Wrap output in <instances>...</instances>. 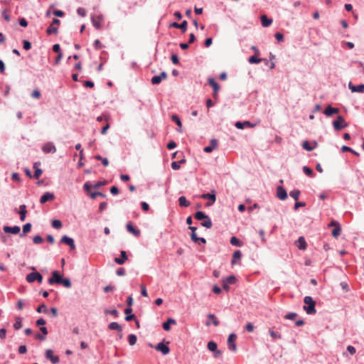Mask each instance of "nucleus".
I'll list each match as a JSON object with an SVG mask.
<instances>
[{"label": "nucleus", "mask_w": 364, "mask_h": 364, "mask_svg": "<svg viewBox=\"0 0 364 364\" xmlns=\"http://www.w3.org/2000/svg\"><path fill=\"white\" fill-rule=\"evenodd\" d=\"M14 327L16 330H18L22 327V322L20 318L16 319V322L14 324Z\"/></svg>", "instance_id": "obj_50"}, {"label": "nucleus", "mask_w": 364, "mask_h": 364, "mask_svg": "<svg viewBox=\"0 0 364 364\" xmlns=\"http://www.w3.org/2000/svg\"><path fill=\"white\" fill-rule=\"evenodd\" d=\"M176 323V321L175 319L169 318H168L167 321L163 323V328L165 331H169L171 329L170 326L174 325Z\"/></svg>", "instance_id": "obj_32"}, {"label": "nucleus", "mask_w": 364, "mask_h": 364, "mask_svg": "<svg viewBox=\"0 0 364 364\" xmlns=\"http://www.w3.org/2000/svg\"><path fill=\"white\" fill-rule=\"evenodd\" d=\"M348 87L353 92H364V84L354 85L351 82H350L348 84Z\"/></svg>", "instance_id": "obj_15"}, {"label": "nucleus", "mask_w": 364, "mask_h": 364, "mask_svg": "<svg viewBox=\"0 0 364 364\" xmlns=\"http://www.w3.org/2000/svg\"><path fill=\"white\" fill-rule=\"evenodd\" d=\"M97 196H101V197L105 198L106 196L101 192H94L90 194V197L92 199H95Z\"/></svg>", "instance_id": "obj_53"}, {"label": "nucleus", "mask_w": 364, "mask_h": 364, "mask_svg": "<svg viewBox=\"0 0 364 364\" xmlns=\"http://www.w3.org/2000/svg\"><path fill=\"white\" fill-rule=\"evenodd\" d=\"M77 14H78L80 16H82V17L85 16V15H86V11H85V9H83V8H79V9H77Z\"/></svg>", "instance_id": "obj_63"}, {"label": "nucleus", "mask_w": 364, "mask_h": 364, "mask_svg": "<svg viewBox=\"0 0 364 364\" xmlns=\"http://www.w3.org/2000/svg\"><path fill=\"white\" fill-rule=\"evenodd\" d=\"M208 321L205 323L207 326H209L210 324V322H212L215 326H218L219 325V321H218L217 317L214 314H208Z\"/></svg>", "instance_id": "obj_29"}, {"label": "nucleus", "mask_w": 364, "mask_h": 364, "mask_svg": "<svg viewBox=\"0 0 364 364\" xmlns=\"http://www.w3.org/2000/svg\"><path fill=\"white\" fill-rule=\"evenodd\" d=\"M208 84L213 89V97L215 99H217V97H218V92L219 90H220V85H218V83L213 78H209L208 79Z\"/></svg>", "instance_id": "obj_10"}, {"label": "nucleus", "mask_w": 364, "mask_h": 364, "mask_svg": "<svg viewBox=\"0 0 364 364\" xmlns=\"http://www.w3.org/2000/svg\"><path fill=\"white\" fill-rule=\"evenodd\" d=\"M269 334L271 337L273 338V340H277L281 338V335L279 332L274 331L273 330H269Z\"/></svg>", "instance_id": "obj_43"}, {"label": "nucleus", "mask_w": 364, "mask_h": 364, "mask_svg": "<svg viewBox=\"0 0 364 364\" xmlns=\"http://www.w3.org/2000/svg\"><path fill=\"white\" fill-rule=\"evenodd\" d=\"M307 247V243L305 238L303 236L299 237L297 239V248L301 250H306Z\"/></svg>", "instance_id": "obj_21"}, {"label": "nucleus", "mask_w": 364, "mask_h": 364, "mask_svg": "<svg viewBox=\"0 0 364 364\" xmlns=\"http://www.w3.org/2000/svg\"><path fill=\"white\" fill-rule=\"evenodd\" d=\"M23 48L26 50H29L31 47V44L29 41L25 40L23 41Z\"/></svg>", "instance_id": "obj_58"}, {"label": "nucleus", "mask_w": 364, "mask_h": 364, "mask_svg": "<svg viewBox=\"0 0 364 364\" xmlns=\"http://www.w3.org/2000/svg\"><path fill=\"white\" fill-rule=\"evenodd\" d=\"M188 23L186 21H183L181 23H178L176 22L172 23L170 25V27L176 28H180L182 30L183 32H185L186 31Z\"/></svg>", "instance_id": "obj_24"}, {"label": "nucleus", "mask_w": 364, "mask_h": 364, "mask_svg": "<svg viewBox=\"0 0 364 364\" xmlns=\"http://www.w3.org/2000/svg\"><path fill=\"white\" fill-rule=\"evenodd\" d=\"M195 218L198 220H203L201 225L206 228H210L212 227V222L210 218L202 211H198L195 214Z\"/></svg>", "instance_id": "obj_2"}, {"label": "nucleus", "mask_w": 364, "mask_h": 364, "mask_svg": "<svg viewBox=\"0 0 364 364\" xmlns=\"http://www.w3.org/2000/svg\"><path fill=\"white\" fill-rule=\"evenodd\" d=\"M236 335L235 333L230 334L228 339V345L229 350L232 351H236L237 350V346L235 344V340H236Z\"/></svg>", "instance_id": "obj_6"}, {"label": "nucleus", "mask_w": 364, "mask_h": 364, "mask_svg": "<svg viewBox=\"0 0 364 364\" xmlns=\"http://www.w3.org/2000/svg\"><path fill=\"white\" fill-rule=\"evenodd\" d=\"M331 225L335 226L334 229L332 230V235L334 237H338V236L340 235V234L341 232V228L339 223L336 221H332L331 223Z\"/></svg>", "instance_id": "obj_17"}, {"label": "nucleus", "mask_w": 364, "mask_h": 364, "mask_svg": "<svg viewBox=\"0 0 364 364\" xmlns=\"http://www.w3.org/2000/svg\"><path fill=\"white\" fill-rule=\"evenodd\" d=\"M161 82L160 77L159 75L154 76L151 78V82L154 85L159 84Z\"/></svg>", "instance_id": "obj_51"}, {"label": "nucleus", "mask_w": 364, "mask_h": 364, "mask_svg": "<svg viewBox=\"0 0 364 364\" xmlns=\"http://www.w3.org/2000/svg\"><path fill=\"white\" fill-rule=\"evenodd\" d=\"M6 330L3 328L0 329V338L4 340L6 338Z\"/></svg>", "instance_id": "obj_64"}, {"label": "nucleus", "mask_w": 364, "mask_h": 364, "mask_svg": "<svg viewBox=\"0 0 364 364\" xmlns=\"http://www.w3.org/2000/svg\"><path fill=\"white\" fill-rule=\"evenodd\" d=\"M46 358L50 360L53 364H56L59 362V357L54 355L53 351L50 349L46 351Z\"/></svg>", "instance_id": "obj_12"}, {"label": "nucleus", "mask_w": 364, "mask_h": 364, "mask_svg": "<svg viewBox=\"0 0 364 364\" xmlns=\"http://www.w3.org/2000/svg\"><path fill=\"white\" fill-rule=\"evenodd\" d=\"M235 127L238 129H243L245 127H253L254 125L252 124L250 122L245 121L244 122H237L235 123Z\"/></svg>", "instance_id": "obj_35"}, {"label": "nucleus", "mask_w": 364, "mask_h": 364, "mask_svg": "<svg viewBox=\"0 0 364 364\" xmlns=\"http://www.w3.org/2000/svg\"><path fill=\"white\" fill-rule=\"evenodd\" d=\"M262 59L261 58H257L255 55H252L251 57L249 58V63H259L260 62H262Z\"/></svg>", "instance_id": "obj_46"}, {"label": "nucleus", "mask_w": 364, "mask_h": 364, "mask_svg": "<svg viewBox=\"0 0 364 364\" xmlns=\"http://www.w3.org/2000/svg\"><path fill=\"white\" fill-rule=\"evenodd\" d=\"M136 341H137V338L134 334L129 335L128 341H129V345L134 346L136 343Z\"/></svg>", "instance_id": "obj_42"}, {"label": "nucleus", "mask_w": 364, "mask_h": 364, "mask_svg": "<svg viewBox=\"0 0 364 364\" xmlns=\"http://www.w3.org/2000/svg\"><path fill=\"white\" fill-rule=\"evenodd\" d=\"M230 244L237 247H241L242 245V242L236 237H232L230 238Z\"/></svg>", "instance_id": "obj_40"}, {"label": "nucleus", "mask_w": 364, "mask_h": 364, "mask_svg": "<svg viewBox=\"0 0 364 364\" xmlns=\"http://www.w3.org/2000/svg\"><path fill=\"white\" fill-rule=\"evenodd\" d=\"M60 21L58 19L54 18L50 26L48 28L46 33L48 35L56 34L58 32V26L60 25Z\"/></svg>", "instance_id": "obj_5"}, {"label": "nucleus", "mask_w": 364, "mask_h": 364, "mask_svg": "<svg viewBox=\"0 0 364 364\" xmlns=\"http://www.w3.org/2000/svg\"><path fill=\"white\" fill-rule=\"evenodd\" d=\"M261 23L263 27H268L272 24V19L268 18L266 15H262L261 16Z\"/></svg>", "instance_id": "obj_31"}, {"label": "nucleus", "mask_w": 364, "mask_h": 364, "mask_svg": "<svg viewBox=\"0 0 364 364\" xmlns=\"http://www.w3.org/2000/svg\"><path fill=\"white\" fill-rule=\"evenodd\" d=\"M43 238L40 235H36L33 238V241L35 244H40L43 242Z\"/></svg>", "instance_id": "obj_52"}, {"label": "nucleus", "mask_w": 364, "mask_h": 364, "mask_svg": "<svg viewBox=\"0 0 364 364\" xmlns=\"http://www.w3.org/2000/svg\"><path fill=\"white\" fill-rule=\"evenodd\" d=\"M61 242L69 245L71 250L75 249V245L73 239H72L66 235H64L62 237Z\"/></svg>", "instance_id": "obj_18"}, {"label": "nucleus", "mask_w": 364, "mask_h": 364, "mask_svg": "<svg viewBox=\"0 0 364 364\" xmlns=\"http://www.w3.org/2000/svg\"><path fill=\"white\" fill-rule=\"evenodd\" d=\"M171 119L176 123V124L181 128L182 127V123L179 119V117L176 114H173L171 116Z\"/></svg>", "instance_id": "obj_48"}, {"label": "nucleus", "mask_w": 364, "mask_h": 364, "mask_svg": "<svg viewBox=\"0 0 364 364\" xmlns=\"http://www.w3.org/2000/svg\"><path fill=\"white\" fill-rule=\"evenodd\" d=\"M127 230L129 232L133 234L136 237H139L140 235V230L136 229L131 223H128L127 224Z\"/></svg>", "instance_id": "obj_23"}, {"label": "nucleus", "mask_w": 364, "mask_h": 364, "mask_svg": "<svg viewBox=\"0 0 364 364\" xmlns=\"http://www.w3.org/2000/svg\"><path fill=\"white\" fill-rule=\"evenodd\" d=\"M303 171L306 176H308L310 178H313L315 176L313 170L306 166H304L303 167Z\"/></svg>", "instance_id": "obj_37"}, {"label": "nucleus", "mask_w": 364, "mask_h": 364, "mask_svg": "<svg viewBox=\"0 0 364 364\" xmlns=\"http://www.w3.org/2000/svg\"><path fill=\"white\" fill-rule=\"evenodd\" d=\"M40 165H41L40 162H36L33 164V168L35 169V172H34V178H38L43 173L42 170L38 167Z\"/></svg>", "instance_id": "obj_30"}, {"label": "nucleus", "mask_w": 364, "mask_h": 364, "mask_svg": "<svg viewBox=\"0 0 364 364\" xmlns=\"http://www.w3.org/2000/svg\"><path fill=\"white\" fill-rule=\"evenodd\" d=\"M60 282V284L63 285L66 288H70L71 287V282L68 278H63Z\"/></svg>", "instance_id": "obj_45"}, {"label": "nucleus", "mask_w": 364, "mask_h": 364, "mask_svg": "<svg viewBox=\"0 0 364 364\" xmlns=\"http://www.w3.org/2000/svg\"><path fill=\"white\" fill-rule=\"evenodd\" d=\"M340 112V109L337 107H333L331 105H328L326 108L323 111V114L329 117H331L334 114H338Z\"/></svg>", "instance_id": "obj_11"}, {"label": "nucleus", "mask_w": 364, "mask_h": 364, "mask_svg": "<svg viewBox=\"0 0 364 364\" xmlns=\"http://www.w3.org/2000/svg\"><path fill=\"white\" fill-rule=\"evenodd\" d=\"M316 142L311 144L308 141H304L302 144V147L306 151H312L316 147Z\"/></svg>", "instance_id": "obj_28"}, {"label": "nucleus", "mask_w": 364, "mask_h": 364, "mask_svg": "<svg viewBox=\"0 0 364 364\" xmlns=\"http://www.w3.org/2000/svg\"><path fill=\"white\" fill-rule=\"evenodd\" d=\"M36 311L38 313H41V312L47 313L48 312V308H47V306L45 304H43L40 305L37 308Z\"/></svg>", "instance_id": "obj_49"}, {"label": "nucleus", "mask_w": 364, "mask_h": 364, "mask_svg": "<svg viewBox=\"0 0 364 364\" xmlns=\"http://www.w3.org/2000/svg\"><path fill=\"white\" fill-rule=\"evenodd\" d=\"M4 231L6 233L18 234L20 232V228L18 226H4Z\"/></svg>", "instance_id": "obj_20"}, {"label": "nucleus", "mask_w": 364, "mask_h": 364, "mask_svg": "<svg viewBox=\"0 0 364 364\" xmlns=\"http://www.w3.org/2000/svg\"><path fill=\"white\" fill-rule=\"evenodd\" d=\"M141 294L142 296H147L148 294H147V291H146V287L144 285V284H141Z\"/></svg>", "instance_id": "obj_61"}, {"label": "nucleus", "mask_w": 364, "mask_h": 364, "mask_svg": "<svg viewBox=\"0 0 364 364\" xmlns=\"http://www.w3.org/2000/svg\"><path fill=\"white\" fill-rule=\"evenodd\" d=\"M42 150L46 154L55 153L56 151V148L52 142H47L43 146Z\"/></svg>", "instance_id": "obj_13"}, {"label": "nucleus", "mask_w": 364, "mask_h": 364, "mask_svg": "<svg viewBox=\"0 0 364 364\" xmlns=\"http://www.w3.org/2000/svg\"><path fill=\"white\" fill-rule=\"evenodd\" d=\"M245 329L248 331V332H252L255 329V327L253 326V324L252 323H247L245 326Z\"/></svg>", "instance_id": "obj_55"}, {"label": "nucleus", "mask_w": 364, "mask_h": 364, "mask_svg": "<svg viewBox=\"0 0 364 364\" xmlns=\"http://www.w3.org/2000/svg\"><path fill=\"white\" fill-rule=\"evenodd\" d=\"M121 257H116L114 259V262L119 264H123L125 261L127 259V253L125 251L122 250L120 252Z\"/></svg>", "instance_id": "obj_26"}, {"label": "nucleus", "mask_w": 364, "mask_h": 364, "mask_svg": "<svg viewBox=\"0 0 364 364\" xmlns=\"http://www.w3.org/2000/svg\"><path fill=\"white\" fill-rule=\"evenodd\" d=\"M109 329L110 330H116V331H122L121 326L117 322H112L108 326Z\"/></svg>", "instance_id": "obj_39"}, {"label": "nucleus", "mask_w": 364, "mask_h": 364, "mask_svg": "<svg viewBox=\"0 0 364 364\" xmlns=\"http://www.w3.org/2000/svg\"><path fill=\"white\" fill-rule=\"evenodd\" d=\"M304 302L305 305L304 306V309L306 313L309 315H312L316 314V303L313 300L311 296H306L304 297Z\"/></svg>", "instance_id": "obj_1"}, {"label": "nucleus", "mask_w": 364, "mask_h": 364, "mask_svg": "<svg viewBox=\"0 0 364 364\" xmlns=\"http://www.w3.org/2000/svg\"><path fill=\"white\" fill-rule=\"evenodd\" d=\"M207 348L210 351L215 353L214 356L216 358L220 356L222 354V352L218 350L217 343L214 341H209Z\"/></svg>", "instance_id": "obj_7"}, {"label": "nucleus", "mask_w": 364, "mask_h": 364, "mask_svg": "<svg viewBox=\"0 0 364 364\" xmlns=\"http://www.w3.org/2000/svg\"><path fill=\"white\" fill-rule=\"evenodd\" d=\"M132 312V308H127L124 311V313L126 314L125 319L126 321H131L134 318V314H130Z\"/></svg>", "instance_id": "obj_38"}, {"label": "nucleus", "mask_w": 364, "mask_h": 364, "mask_svg": "<svg viewBox=\"0 0 364 364\" xmlns=\"http://www.w3.org/2000/svg\"><path fill=\"white\" fill-rule=\"evenodd\" d=\"M105 314H109L114 316V317H117L118 316V311L116 309L105 310Z\"/></svg>", "instance_id": "obj_57"}, {"label": "nucleus", "mask_w": 364, "mask_h": 364, "mask_svg": "<svg viewBox=\"0 0 364 364\" xmlns=\"http://www.w3.org/2000/svg\"><path fill=\"white\" fill-rule=\"evenodd\" d=\"M31 96L33 98L38 99L41 97V92L38 90H34L31 93Z\"/></svg>", "instance_id": "obj_54"}, {"label": "nucleus", "mask_w": 364, "mask_h": 364, "mask_svg": "<svg viewBox=\"0 0 364 364\" xmlns=\"http://www.w3.org/2000/svg\"><path fill=\"white\" fill-rule=\"evenodd\" d=\"M236 278L234 276H229L228 277L223 279L222 281V286L223 289L225 291L229 290V284H232L235 283Z\"/></svg>", "instance_id": "obj_9"}, {"label": "nucleus", "mask_w": 364, "mask_h": 364, "mask_svg": "<svg viewBox=\"0 0 364 364\" xmlns=\"http://www.w3.org/2000/svg\"><path fill=\"white\" fill-rule=\"evenodd\" d=\"M52 226L55 229H60L62 227V223L59 220H54L52 222Z\"/></svg>", "instance_id": "obj_47"}, {"label": "nucleus", "mask_w": 364, "mask_h": 364, "mask_svg": "<svg viewBox=\"0 0 364 364\" xmlns=\"http://www.w3.org/2000/svg\"><path fill=\"white\" fill-rule=\"evenodd\" d=\"M26 281L29 283L34 282L35 281H37L38 283H42L43 277L40 273L37 272H31L27 274Z\"/></svg>", "instance_id": "obj_4"}, {"label": "nucleus", "mask_w": 364, "mask_h": 364, "mask_svg": "<svg viewBox=\"0 0 364 364\" xmlns=\"http://www.w3.org/2000/svg\"><path fill=\"white\" fill-rule=\"evenodd\" d=\"M201 198H203L204 199L210 200L211 201L210 203H206L207 206L211 205L213 203H215V201L216 200V197L214 193H212V194L211 193H205L201 196Z\"/></svg>", "instance_id": "obj_25"}, {"label": "nucleus", "mask_w": 364, "mask_h": 364, "mask_svg": "<svg viewBox=\"0 0 364 364\" xmlns=\"http://www.w3.org/2000/svg\"><path fill=\"white\" fill-rule=\"evenodd\" d=\"M217 146H218V141L216 139H212L210 141V146H205L204 148V151L206 153H210L214 149H215L217 148Z\"/></svg>", "instance_id": "obj_22"}, {"label": "nucleus", "mask_w": 364, "mask_h": 364, "mask_svg": "<svg viewBox=\"0 0 364 364\" xmlns=\"http://www.w3.org/2000/svg\"><path fill=\"white\" fill-rule=\"evenodd\" d=\"M102 21L103 16L102 15L95 16L92 18V24L97 29L101 28Z\"/></svg>", "instance_id": "obj_14"}, {"label": "nucleus", "mask_w": 364, "mask_h": 364, "mask_svg": "<svg viewBox=\"0 0 364 364\" xmlns=\"http://www.w3.org/2000/svg\"><path fill=\"white\" fill-rule=\"evenodd\" d=\"M284 318L294 320L296 318V314L295 313L287 314L284 316Z\"/></svg>", "instance_id": "obj_56"}, {"label": "nucleus", "mask_w": 364, "mask_h": 364, "mask_svg": "<svg viewBox=\"0 0 364 364\" xmlns=\"http://www.w3.org/2000/svg\"><path fill=\"white\" fill-rule=\"evenodd\" d=\"M185 160H181L180 161H173L171 163V167L174 170H178L180 168V164H183Z\"/></svg>", "instance_id": "obj_44"}, {"label": "nucleus", "mask_w": 364, "mask_h": 364, "mask_svg": "<svg viewBox=\"0 0 364 364\" xmlns=\"http://www.w3.org/2000/svg\"><path fill=\"white\" fill-rule=\"evenodd\" d=\"M31 230V224L26 223L23 226V233L20 235L21 237H23L25 234L29 232Z\"/></svg>", "instance_id": "obj_41"}, {"label": "nucleus", "mask_w": 364, "mask_h": 364, "mask_svg": "<svg viewBox=\"0 0 364 364\" xmlns=\"http://www.w3.org/2000/svg\"><path fill=\"white\" fill-rule=\"evenodd\" d=\"M55 198V196L53 193L50 192L45 193L40 198L41 203H46L47 201L53 200Z\"/></svg>", "instance_id": "obj_16"}, {"label": "nucleus", "mask_w": 364, "mask_h": 364, "mask_svg": "<svg viewBox=\"0 0 364 364\" xmlns=\"http://www.w3.org/2000/svg\"><path fill=\"white\" fill-rule=\"evenodd\" d=\"M277 196L280 200H284L287 197V191L281 186H279L277 190Z\"/></svg>", "instance_id": "obj_27"}, {"label": "nucleus", "mask_w": 364, "mask_h": 364, "mask_svg": "<svg viewBox=\"0 0 364 364\" xmlns=\"http://www.w3.org/2000/svg\"><path fill=\"white\" fill-rule=\"evenodd\" d=\"M242 257V253L240 250H236L234 252L232 255V259L231 262L232 265H235L237 263V261L240 259Z\"/></svg>", "instance_id": "obj_33"}, {"label": "nucleus", "mask_w": 364, "mask_h": 364, "mask_svg": "<svg viewBox=\"0 0 364 364\" xmlns=\"http://www.w3.org/2000/svg\"><path fill=\"white\" fill-rule=\"evenodd\" d=\"M19 208H20V210H19L20 220L21 221H24L26 219V213H27L26 206V205H20Z\"/></svg>", "instance_id": "obj_34"}, {"label": "nucleus", "mask_w": 364, "mask_h": 364, "mask_svg": "<svg viewBox=\"0 0 364 364\" xmlns=\"http://www.w3.org/2000/svg\"><path fill=\"white\" fill-rule=\"evenodd\" d=\"M333 126L335 130L339 131L348 126L346 123L344 118L339 115L337 117V119L333 122Z\"/></svg>", "instance_id": "obj_3"}, {"label": "nucleus", "mask_w": 364, "mask_h": 364, "mask_svg": "<svg viewBox=\"0 0 364 364\" xmlns=\"http://www.w3.org/2000/svg\"><path fill=\"white\" fill-rule=\"evenodd\" d=\"M27 351V348L26 346L23 345V346H20L19 348H18V353H21V354H24L26 353Z\"/></svg>", "instance_id": "obj_62"}, {"label": "nucleus", "mask_w": 364, "mask_h": 364, "mask_svg": "<svg viewBox=\"0 0 364 364\" xmlns=\"http://www.w3.org/2000/svg\"><path fill=\"white\" fill-rule=\"evenodd\" d=\"M178 203L181 207H188L190 205V202L187 200L185 196L179 197Z\"/></svg>", "instance_id": "obj_36"}, {"label": "nucleus", "mask_w": 364, "mask_h": 364, "mask_svg": "<svg viewBox=\"0 0 364 364\" xmlns=\"http://www.w3.org/2000/svg\"><path fill=\"white\" fill-rule=\"evenodd\" d=\"M347 350L350 353V355H354L356 352L355 347L353 346H348Z\"/></svg>", "instance_id": "obj_60"}, {"label": "nucleus", "mask_w": 364, "mask_h": 364, "mask_svg": "<svg viewBox=\"0 0 364 364\" xmlns=\"http://www.w3.org/2000/svg\"><path fill=\"white\" fill-rule=\"evenodd\" d=\"M62 277L59 274L58 272L54 271L52 273V277L48 279L49 284L52 285L54 284H60L62 281Z\"/></svg>", "instance_id": "obj_8"}, {"label": "nucleus", "mask_w": 364, "mask_h": 364, "mask_svg": "<svg viewBox=\"0 0 364 364\" xmlns=\"http://www.w3.org/2000/svg\"><path fill=\"white\" fill-rule=\"evenodd\" d=\"M156 350L161 352L164 355H167L170 352V348L163 343H158Z\"/></svg>", "instance_id": "obj_19"}, {"label": "nucleus", "mask_w": 364, "mask_h": 364, "mask_svg": "<svg viewBox=\"0 0 364 364\" xmlns=\"http://www.w3.org/2000/svg\"><path fill=\"white\" fill-rule=\"evenodd\" d=\"M171 61L173 64L177 65L179 63L178 58L176 55L173 54L171 57Z\"/></svg>", "instance_id": "obj_59"}]
</instances>
